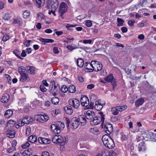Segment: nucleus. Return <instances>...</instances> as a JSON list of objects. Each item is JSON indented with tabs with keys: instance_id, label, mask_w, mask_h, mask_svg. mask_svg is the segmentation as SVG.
Masks as SVG:
<instances>
[{
	"instance_id": "nucleus-1",
	"label": "nucleus",
	"mask_w": 156,
	"mask_h": 156,
	"mask_svg": "<svg viewBox=\"0 0 156 156\" xmlns=\"http://www.w3.org/2000/svg\"><path fill=\"white\" fill-rule=\"evenodd\" d=\"M65 127L64 124L61 121H57L55 122V124H51V128L53 133L59 134L61 132V130L63 129Z\"/></svg>"
},
{
	"instance_id": "nucleus-2",
	"label": "nucleus",
	"mask_w": 156,
	"mask_h": 156,
	"mask_svg": "<svg viewBox=\"0 0 156 156\" xmlns=\"http://www.w3.org/2000/svg\"><path fill=\"white\" fill-rule=\"evenodd\" d=\"M102 141L104 144L109 149L113 148L115 145L114 142L111 137L107 135H105L102 137Z\"/></svg>"
},
{
	"instance_id": "nucleus-3",
	"label": "nucleus",
	"mask_w": 156,
	"mask_h": 156,
	"mask_svg": "<svg viewBox=\"0 0 156 156\" xmlns=\"http://www.w3.org/2000/svg\"><path fill=\"white\" fill-rule=\"evenodd\" d=\"M100 115V116H95L94 117L93 119L90 121V124L92 125H96L100 122H101V124L103 125L104 123L105 119V115L102 112H99Z\"/></svg>"
},
{
	"instance_id": "nucleus-4",
	"label": "nucleus",
	"mask_w": 156,
	"mask_h": 156,
	"mask_svg": "<svg viewBox=\"0 0 156 156\" xmlns=\"http://www.w3.org/2000/svg\"><path fill=\"white\" fill-rule=\"evenodd\" d=\"M46 8L49 9L56 10L58 6V2L57 0H48L46 2Z\"/></svg>"
},
{
	"instance_id": "nucleus-5",
	"label": "nucleus",
	"mask_w": 156,
	"mask_h": 156,
	"mask_svg": "<svg viewBox=\"0 0 156 156\" xmlns=\"http://www.w3.org/2000/svg\"><path fill=\"white\" fill-rule=\"evenodd\" d=\"M68 102L70 106L75 109H78L80 105V101L76 99H70Z\"/></svg>"
},
{
	"instance_id": "nucleus-6",
	"label": "nucleus",
	"mask_w": 156,
	"mask_h": 156,
	"mask_svg": "<svg viewBox=\"0 0 156 156\" xmlns=\"http://www.w3.org/2000/svg\"><path fill=\"white\" fill-rule=\"evenodd\" d=\"M37 117V120L41 122H47L49 119V117L48 115L44 114H40L37 115L35 117Z\"/></svg>"
},
{
	"instance_id": "nucleus-7",
	"label": "nucleus",
	"mask_w": 156,
	"mask_h": 156,
	"mask_svg": "<svg viewBox=\"0 0 156 156\" xmlns=\"http://www.w3.org/2000/svg\"><path fill=\"white\" fill-rule=\"evenodd\" d=\"M95 62V61H92L91 62H86L84 64V67L85 69V71H87L86 69L87 70L88 72H92L93 71V68H94V66H93V64Z\"/></svg>"
},
{
	"instance_id": "nucleus-8",
	"label": "nucleus",
	"mask_w": 156,
	"mask_h": 156,
	"mask_svg": "<svg viewBox=\"0 0 156 156\" xmlns=\"http://www.w3.org/2000/svg\"><path fill=\"white\" fill-rule=\"evenodd\" d=\"M70 123L72 126V128L73 129L77 128L80 124L79 119L77 117H74L72 119Z\"/></svg>"
},
{
	"instance_id": "nucleus-9",
	"label": "nucleus",
	"mask_w": 156,
	"mask_h": 156,
	"mask_svg": "<svg viewBox=\"0 0 156 156\" xmlns=\"http://www.w3.org/2000/svg\"><path fill=\"white\" fill-rule=\"evenodd\" d=\"M59 10V12L61 14V16H62L67 11V7L65 2L61 3L60 5Z\"/></svg>"
},
{
	"instance_id": "nucleus-10",
	"label": "nucleus",
	"mask_w": 156,
	"mask_h": 156,
	"mask_svg": "<svg viewBox=\"0 0 156 156\" xmlns=\"http://www.w3.org/2000/svg\"><path fill=\"white\" fill-rule=\"evenodd\" d=\"M105 105V103H101V100H99L96 101L94 108L97 110L100 111L102 109Z\"/></svg>"
},
{
	"instance_id": "nucleus-11",
	"label": "nucleus",
	"mask_w": 156,
	"mask_h": 156,
	"mask_svg": "<svg viewBox=\"0 0 156 156\" xmlns=\"http://www.w3.org/2000/svg\"><path fill=\"white\" fill-rule=\"evenodd\" d=\"M104 129L107 134H110L113 131L112 125L110 123H106L105 125Z\"/></svg>"
},
{
	"instance_id": "nucleus-12",
	"label": "nucleus",
	"mask_w": 156,
	"mask_h": 156,
	"mask_svg": "<svg viewBox=\"0 0 156 156\" xmlns=\"http://www.w3.org/2000/svg\"><path fill=\"white\" fill-rule=\"evenodd\" d=\"M81 102L82 105L86 107H87L89 104V99L86 96H84L81 98Z\"/></svg>"
},
{
	"instance_id": "nucleus-13",
	"label": "nucleus",
	"mask_w": 156,
	"mask_h": 156,
	"mask_svg": "<svg viewBox=\"0 0 156 156\" xmlns=\"http://www.w3.org/2000/svg\"><path fill=\"white\" fill-rule=\"evenodd\" d=\"M94 63V68H93V70L98 71L101 70L102 68V65L101 63L98 62H95Z\"/></svg>"
},
{
	"instance_id": "nucleus-14",
	"label": "nucleus",
	"mask_w": 156,
	"mask_h": 156,
	"mask_svg": "<svg viewBox=\"0 0 156 156\" xmlns=\"http://www.w3.org/2000/svg\"><path fill=\"white\" fill-rule=\"evenodd\" d=\"M95 115V113L93 111L90 110H88L85 114V117L88 119H92Z\"/></svg>"
},
{
	"instance_id": "nucleus-15",
	"label": "nucleus",
	"mask_w": 156,
	"mask_h": 156,
	"mask_svg": "<svg viewBox=\"0 0 156 156\" xmlns=\"http://www.w3.org/2000/svg\"><path fill=\"white\" fill-rule=\"evenodd\" d=\"M66 141L67 138L65 137L59 135L58 142L61 145H64L66 144Z\"/></svg>"
},
{
	"instance_id": "nucleus-16",
	"label": "nucleus",
	"mask_w": 156,
	"mask_h": 156,
	"mask_svg": "<svg viewBox=\"0 0 156 156\" xmlns=\"http://www.w3.org/2000/svg\"><path fill=\"white\" fill-rule=\"evenodd\" d=\"M38 141L40 143L44 144H48L51 142V140L49 139L41 137L38 138Z\"/></svg>"
},
{
	"instance_id": "nucleus-17",
	"label": "nucleus",
	"mask_w": 156,
	"mask_h": 156,
	"mask_svg": "<svg viewBox=\"0 0 156 156\" xmlns=\"http://www.w3.org/2000/svg\"><path fill=\"white\" fill-rule=\"evenodd\" d=\"M34 2L36 6L38 8L42 6L45 3V0H34Z\"/></svg>"
},
{
	"instance_id": "nucleus-18",
	"label": "nucleus",
	"mask_w": 156,
	"mask_h": 156,
	"mask_svg": "<svg viewBox=\"0 0 156 156\" xmlns=\"http://www.w3.org/2000/svg\"><path fill=\"white\" fill-rule=\"evenodd\" d=\"M9 95L8 94H4L2 96V97L1 99V101L3 103H6L9 101Z\"/></svg>"
},
{
	"instance_id": "nucleus-19",
	"label": "nucleus",
	"mask_w": 156,
	"mask_h": 156,
	"mask_svg": "<svg viewBox=\"0 0 156 156\" xmlns=\"http://www.w3.org/2000/svg\"><path fill=\"white\" fill-rule=\"evenodd\" d=\"M40 41L43 44H45L48 43H53L54 40L51 39L40 38L39 39Z\"/></svg>"
},
{
	"instance_id": "nucleus-20",
	"label": "nucleus",
	"mask_w": 156,
	"mask_h": 156,
	"mask_svg": "<svg viewBox=\"0 0 156 156\" xmlns=\"http://www.w3.org/2000/svg\"><path fill=\"white\" fill-rule=\"evenodd\" d=\"M30 80V78L27 74L24 73L21 75V78L20 80L21 82H24L26 81H29Z\"/></svg>"
},
{
	"instance_id": "nucleus-21",
	"label": "nucleus",
	"mask_w": 156,
	"mask_h": 156,
	"mask_svg": "<svg viewBox=\"0 0 156 156\" xmlns=\"http://www.w3.org/2000/svg\"><path fill=\"white\" fill-rule=\"evenodd\" d=\"M85 115L84 116L83 115H79L78 118L80 122L83 125H85L86 124L87 121Z\"/></svg>"
},
{
	"instance_id": "nucleus-22",
	"label": "nucleus",
	"mask_w": 156,
	"mask_h": 156,
	"mask_svg": "<svg viewBox=\"0 0 156 156\" xmlns=\"http://www.w3.org/2000/svg\"><path fill=\"white\" fill-rule=\"evenodd\" d=\"M28 141L33 145V143L37 141V138L34 135H32L29 137Z\"/></svg>"
},
{
	"instance_id": "nucleus-23",
	"label": "nucleus",
	"mask_w": 156,
	"mask_h": 156,
	"mask_svg": "<svg viewBox=\"0 0 156 156\" xmlns=\"http://www.w3.org/2000/svg\"><path fill=\"white\" fill-rule=\"evenodd\" d=\"M144 102V99L142 98L138 99L135 102V106L138 107L143 104Z\"/></svg>"
},
{
	"instance_id": "nucleus-24",
	"label": "nucleus",
	"mask_w": 156,
	"mask_h": 156,
	"mask_svg": "<svg viewBox=\"0 0 156 156\" xmlns=\"http://www.w3.org/2000/svg\"><path fill=\"white\" fill-rule=\"evenodd\" d=\"M27 69L29 73L33 75L35 74V70L34 67L28 66H27Z\"/></svg>"
},
{
	"instance_id": "nucleus-25",
	"label": "nucleus",
	"mask_w": 156,
	"mask_h": 156,
	"mask_svg": "<svg viewBox=\"0 0 156 156\" xmlns=\"http://www.w3.org/2000/svg\"><path fill=\"white\" fill-rule=\"evenodd\" d=\"M64 110L66 113L69 115H71L73 112V110L70 106L64 107Z\"/></svg>"
},
{
	"instance_id": "nucleus-26",
	"label": "nucleus",
	"mask_w": 156,
	"mask_h": 156,
	"mask_svg": "<svg viewBox=\"0 0 156 156\" xmlns=\"http://www.w3.org/2000/svg\"><path fill=\"white\" fill-rule=\"evenodd\" d=\"M13 114V111L11 109L7 110L4 114L5 117L6 118H9Z\"/></svg>"
},
{
	"instance_id": "nucleus-27",
	"label": "nucleus",
	"mask_w": 156,
	"mask_h": 156,
	"mask_svg": "<svg viewBox=\"0 0 156 156\" xmlns=\"http://www.w3.org/2000/svg\"><path fill=\"white\" fill-rule=\"evenodd\" d=\"M113 80H114V77L111 74L107 76L105 78V80L108 83L112 82Z\"/></svg>"
},
{
	"instance_id": "nucleus-28",
	"label": "nucleus",
	"mask_w": 156,
	"mask_h": 156,
	"mask_svg": "<svg viewBox=\"0 0 156 156\" xmlns=\"http://www.w3.org/2000/svg\"><path fill=\"white\" fill-rule=\"evenodd\" d=\"M15 134V132L13 130H8L7 133V135L8 137L10 138H12L14 137Z\"/></svg>"
},
{
	"instance_id": "nucleus-29",
	"label": "nucleus",
	"mask_w": 156,
	"mask_h": 156,
	"mask_svg": "<svg viewBox=\"0 0 156 156\" xmlns=\"http://www.w3.org/2000/svg\"><path fill=\"white\" fill-rule=\"evenodd\" d=\"M116 109L115 110H118L119 112H122L126 109L127 108V106L126 105L123 106H118L115 107Z\"/></svg>"
},
{
	"instance_id": "nucleus-30",
	"label": "nucleus",
	"mask_w": 156,
	"mask_h": 156,
	"mask_svg": "<svg viewBox=\"0 0 156 156\" xmlns=\"http://www.w3.org/2000/svg\"><path fill=\"white\" fill-rule=\"evenodd\" d=\"M76 63L78 66L80 67H82L84 65L83 60L81 58L78 59Z\"/></svg>"
},
{
	"instance_id": "nucleus-31",
	"label": "nucleus",
	"mask_w": 156,
	"mask_h": 156,
	"mask_svg": "<svg viewBox=\"0 0 156 156\" xmlns=\"http://www.w3.org/2000/svg\"><path fill=\"white\" fill-rule=\"evenodd\" d=\"M28 141L24 143L21 146L22 148H26L30 146V147L34 146L33 145H32L31 143H30Z\"/></svg>"
},
{
	"instance_id": "nucleus-32",
	"label": "nucleus",
	"mask_w": 156,
	"mask_h": 156,
	"mask_svg": "<svg viewBox=\"0 0 156 156\" xmlns=\"http://www.w3.org/2000/svg\"><path fill=\"white\" fill-rule=\"evenodd\" d=\"M20 51L17 49H16L13 51V53L19 58L22 60L23 58H22L20 55Z\"/></svg>"
},
{
	"instance_id": "nucleus-33",
	"label": "nucleus",
	"mask_w": 156,
	"mask_h": 156,
	"mask_svg": "<svg viewBox=\"0 0 156 156\" xmlns=\"http://www.w3.org/2000/svg\"><path fill=\"white\" fill-rule=\"evenodd\" d=\"M68 90L70 93H73L76 91V87L75 86L73 85H70L68 88Z\"/></svg>"
},
{
	"instance_id": "nucleus-34",
	"label": "nucleus",
	"mask_w": 156,
	"mask_h": 156,
	"mask_svg": "<svg viewBox=\"0 0 156 156\" xmlns=\"http://www.w3.org/2000/svg\"><path fill=\"white\" fill-rule=\"evenodd\" d=\"M138 148L139 151H144L145 148V146L144 145V143L143 142H141L140 143L139 145V146L138 147Z\"/></svg>"
},
{
	"instance_id": "nucleus-35",
	"label": "nucleus",
	"mask_w": 156,
	"mask_h": 156,
	"mask_svg": "<svg viewBox=\"0 0 156 156\" xmlns=\"http://www.w3.org/2000/svg\"><path fill=\"white\" fill-rule=\"evenodd\" d=\"M52 103L55 105L57 104L59 101V99L56 97H54L51 99Z\"/></svg>"
},
{
	"instance_id": "nucleus-36",
	"label": "nucleus",
	"mask_w": 156,
	"mask_h": 156,
	"mask_svg": "<svg viewBox=\"0 0 156 156\" xmlns=\"http://www.w3.org/2000/svg\"><path fill=\"white\" fill-rule=\"evenodd\" d=\"M25 68L22 66L19 67L18 69V71L20 75L26 73H25Z\"/></svg>"
},
{
	"instance_id": "nucleus-37",
	"label": "nucleus",
	"mask_w": 156,
	"mask_h": 156,
	"mask_svg": "<svg viewBox=\"0 0 156 156\" xmlns=\"http://www.w3.org/2000/svg\"><path fill=\"white\" fill-rule=\"evenodd\" d=\"M15 123V121L12 120H10L8 121L7 122L6 124V126H9L10 127H12V126H13Z\"/></svg>"
},
{
	"instance_id": "nucleus-38",
	"label": "nucleus",
	"mask_w": 156,
	"mask_h": 156,
	"mask_svg": "<svg viewBox=\"0 0 156 156\" xmlns=\"http://www.w3.org/2000/svg\"><path fill=\"white\" fill-rule=\"evenodd\" d=\"M116 108L115 107L110 108L109 110L110 109L111 111L112 112V114L114 115H117L119 114V111L117 110H115Z\"/></svg>"
},
{
	"instance_id": "nucleus-39",
	"label": "nucleus",
	"mask_w": 156,
	"mask_h": 156,
	"mask_svg": "<svg viewBox=\"0 0 156 156\" xmlns=\"http://www.w3.org/2000/svg\"><path fill=\"white\" fill-rule=\"evenodd\" d=\"M117 21L118 23L117 24V26L118 27L123 25V23L124 22V20L123 19L118 18L117 19Z\"/></svg>"
},
{
	"instance_id": "nucleus-40",
	"label": "nucleus",
	"mask_w": 156,
	"mask_h": 156,
	"mask_svg": "<svg viewBox=\"0 0 156 156\" xmlns=\"http://www.w3.org/2000/svg\"><path fill=\"white\" fill-rule=\"evenodd\" d=\"M30 16V12L27 10H25L23 13V17L25 18H28Z\"/></svg>"
},
{
	"instance_id": "nucleus-41",
	"label": "nucleus",
	"mask_w": 156,
	"mask_h": 156,
	"mask_svg": "<svg viewBox=\"0 0 156 156\" xmlns=\"http://www.w3.org/2000/svg\"><path fill=\"white\" fill-rule=\"evenodd\" d=\"M27 150H28V152L30 154H30V155L34 154V147L33 146H31V147H30L28 148Z\"/></svg>"
},
{
	"instance_id": "nucleus-42",
	"label": "nucleus",
	"mask_w": 156,
	"mask_h": 156,
	"mask_svg": "<svg viewBox=\"0 0 156 156\" xmlns=\"http://www.w3.org/2000/svg\"><path fill=\"white\" fill-rule=\"evenodd\" d=\"M58 137H59V135H55L52 138V142L54 143H58Z\"/></svg>"
},
{
	"instance_id": "nucleus-43",
	"label": "nucleus",
	"mask_w": 156,
	"mask_h": 156,
	"mask_svg": "<svg viewBox=\"0 0 156 156\" xmlns=\"http://www.w3.org/2000/svg\"><path fill=\"white\" fill-rule=\"evenodd\" d=\"M98 130L96 128H91L89 130L90 132V133L95 134H97V132L98 131Z\"/></svg>"
},
{
	"instance_id": "nucleus-44",
	"label": "nucleus",
	"mask_w": 156,
	"mask_h": 156,
	"mask_svg": "<svg viewBox=\"0 0 156 156\" xmlns=\"http://www.w3.org/2000/svg\"><path fill=\"white\" fill-rule=\"evenodd\" d=\"M3 18L4 20H8L10 19L11 17L9 14L6 13L4 15Z\"/></svg>"
},
{
	"instance_id": "nucleus-45",
	"label": "nucleus",
	"mask_w": 156,
	"mask_h": 156,
	"mask_svg": "<svg viewBox=\"0 0 156 156\" xmlns=\"http://www.w3.org/2000/svg\"><path fill=\"white\" fill-rule=\"evenodd\" d=\"M62 91L63 93L66 92L68 90V88L65 85H63L61 88Z\"/></svg>"
},
{
	"instance_id": "nucleus-46",
	"label": "nucleus",
	"mask_w": 156,
	"mask_h": 156,
	"mask_svg": "<svg viewBox=\"0 0 156 156\" xmlns=\"http://www.w3.org/2000/svg\"><path fill=\"white\" fill-rule=\"evenodd\" d=\"M23 156H30L29 153L27 150H26L23 152L21 153Z\"/></svg>"
},
{
	"instance_id": "nucleus-47",
	"label": "nucleus",
	"mask_w": 156,
	"mask_h": 156,
	"mask_svg": "<svg viewBox=\"0 0 156 156\" xmlns=\"http://www.w3.org/2000/svg\"><path fill=\"white\" fill-rule=\"evenodd\" d=\"M86 26L88 27H90L92 25V23L90 20H87L85 22V23Z\"/></svg>"
},
{
	"instance_id": "nucleus-48",
	"label": "nucleus",
	"mask_w": 156,
	"mask_h": 156,
	"mask_svg": "<svg viewBox=\"0 0 156 156\" xmlns=\"http://www.w3.org/2000/svg\"><path fill=\"white\" fill-rule=\"evenodd\" d=\"M31 132V129L30 127L27 126L26 128V135L28 136L30 134Z\"/></svg>"
},
{
	"instance_id": "nucleus-49",
	"label": "nucleus",
	"mask_w": 156,
	"mask_h": 156,
	"mask_svg": "<svg viewBox=\"0 0 156 156\" xmlns=\"http://www.w3.org/2000/svg\"><path fill=\"white\" fill-rule=\"evenodd\" d=\"M135 22V21L134 20H130L128 21V24L129 26L132 27L133 25V24Z\"/></svg>"
},
{
	"instance_id": "nucleus-50",
	"label": "nucleus",
	"mask_w": 156,
	"mask_h": 156,
	"mask_svg": "<svg viewBox=\"0 0 156 156\" xmlns=\"http://www.w3.org/2000/svg\"><path fill=\"white\" fill-rule=\"evenodd\" d=\"M92 41L91 40H84L83 41V43L84 44H91Z\"/></svg>"
},
{
	"instance_id": "nucleus-51",
	"label": "nucleus",
	"mask_w": 156,
	"mask_h": 156,
	"mask_svg": "<svg viewBox=\"0 0 156 156\" xmlns=\"http://www.w3.org/2000/svg\"><path fill=\"white\" fill-rule=\"evenodd\" d=\"M40 88L41 91L43 92H45L47 90V89L45 87L44 85H41L40 86Z\"/></svg>"
},
{
	"instance_id": "nucleus-52",
	"label": "nucleus",
	"mask_w": 156,
	"mask_h": 156,
	"mask_svg": "<svg viewBox=\"0 0 156 156\" xmlns=\"http://www.w3.org/2000/svg\"><path fill=\"white\" fill-rule=\"evenodd\" d=\"M94 103L91 101L90 103L86 107V108H88L93 109L94 107Z\"/></svg>"
},
{
	"instance_id": "nucleus-53",
	"label": "nucleus",
	"mask_w": 156,
	"mask_h": 156,
	"mask_svg": "<svg viewBox=\"0 0 156 156\" xmlns=\"http://www.w3.org/2000/svg\"><path fill=\"white\" fill-rule=\"evenodd\" d=\"M9 38V36L7 34L5 35L2 38V40L4 41H6Z\"/></svg>"
},
{
	"instance_id": "nucleus-54",
	"label": "nucleus",
	"mask_w": 156,
	"mask_h": 156,
	"mask_svg": "<svg viewBox=\"0 0 156 156\" xmlns=\"http://www.w3.org/2000/svg\"><path fill=\"white\" fill-rule=\"evenodd\" d=\"M57 86L56 84L53 86H52L51 87V89L50 90V92L51 93H53L54 92V90L57 89Z\"/></svg>"
},
{
	"instance_id": "nucleus-55",
	"label": "nucleus",
	"mask_w": 156,
	"mask_h": 156,
	"mask_svg": "<svg viewBox=\"0 0 156 156\" xmlns=\"http://www.w3.org/2000/svg\"><path fill=\"white\" fill-rule=\"evenodd\" d=\"M53 51L55 54H58L59 53V51L58 48L57 47H54L53 48Z\"/></svg>"
},
{
	"instance_id": "nucleus-56",
	"label": "nucleus",
	"mask_w": 156,
	"mask_h": 156,
	"mask_svg": "<svg viewBox=\"0 0 156 156\" xmlns=\"http://www.w3.org/2000/svg\"><path fill=\"white\" fill-rule=\"evenodd\" d=\"M66 121L67 126L68 127H69V124L70 123L71 121H70V120L68 118H66Z\"/></svg>"
},
{
	"instance_id": "nucleus-57",
	"label": "nucleus",
	"mask_w": 156,
	"mask_h": 156,
	"mask_svg": "<svg viewBox=\"0 0 156 156\" xmlns=\"http://www.w3.org/2000/svg\"><path fill=\"white\" fill-rule=\"evenodd\" d=\"M75 25H70L69 24H67V25L66 26V27L67 29L69 30H71V28L72 27H75Z\"/></svg>"
},
{
	"instance_id": "nucleus-58",
	"label": "nucleus",
	"mask_w": 156,
	"mask_h": 156,
	"mask_svg": "<svg viewBox=\"0 0 156 156\" xmlns=\"http://www.w3.org/2000/svg\"><path fill=\"white\" fill-rule=\"evenodd\" d=\"M122 138L124 140H127L128 138V135H126L123 133H122Z\"/></svg>"
},
{
	"instance_id": "nucleus-59",
	"label": "nucleus",
	"mask_w": 156,
	"mask_h": 156,
	"mask_svg": "<svg viewBox=\"0 0 156 156\" xmlns=\"http://www.w3.org/2000/svg\"><path fill=\"white\" fill-rule=\"evenodd\" d=\"M41 156H50L49 153L47 151L43 152Z\"/></svg>"
},
{
	"instance_id": "nucleus-60",
	"label": "nucleus",
	"mask_w": 156,
	"mask_h": 156,
	"mask_svg": "<svg viewBox=\"0 0 156 156\" xmlns=\"http://www.w3.org/2000/svg\"><path fill=\"white\" fill-rule=\"evenodd\" d=\"M66 48L70 50L71 51H72L73 50L76 49V48H74L70 45H67L66 47Z\"/></svg>"
},
{
	"instance_id": "nucleus-61",
	"label": "nucleus",
	"mask_w": 156,
	"mask_h": 156,
	"mask_svg": "<svg viewBox=\"0 0 156 156\" xmlns=\"http://www.w3.org/2000/svg\"><path fill=\"white\" fill-rule=\"evenodd\" d=\"M4 3L1 1H0V9H3L4 7Z\"/></svg>"
},
{
	"instance_id": "nucleus-62",
	"label": "nucleus",
	"mask_w": 156,
	"mask_h": 156,
	"mask_svg": "<svg viewBox=\"0 0 156 156\" xmlns=\"http://www.w3.org/2000/svg\"><path fill=\"white\" fill-rule=\"evenodd\" d=\"M78 79L81 82H83L84 81L83 78L81 76H78Z\"/></svg>"
},
{
	"instance_id": "nucleus-63",
	"label": "nucleus",
	"mask_w": 156,
	"mask_h": 156,
	"mask_svg": "<svg viewBox=\"0 0 156 156\" xmlns=\"http://www.w3.org/2000/svg\"><path fill=\"white\" fill-rule=\"evenodd\" d=\"M94 85L93 84H90L87 85V88L88 89H91L94 88Z\"/></svg>"
},
{
	"instance_id": "nucleus-64",
	"label": "nucleus",
	"mask_w": 156,
	"mask_h": 156,
	"mask_svg": "<svg viewBox=\"0 0 156 156\" xmlns=\"http://www.w3.org/2000/svg\"><path fill=\"white\" fill-rule=\"evenodd\" d=\"M23 44L24 45H26L27 47H29L30 45V43L28 41H27V40H26V41L24 40Z\"/></svg>"
}]
</instances>
